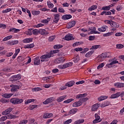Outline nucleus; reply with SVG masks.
Listing matches in <instances>:
<instances>
[{"label": "nucleus", "instance_id": "39", "mask_svg": "<svg viewBox=\"0 0 124 124\" xmlns=\"http://www.w3.org/2000/svg\"><path fill=\"white\" fill-rule=\"evenodd\" d=\"M27 59V58H25L23 56H19L17 58L18 61L20 62H24L25 60Z\"/></svg>", "mask_w": 124, "mask_h": 124}, {"label": "nucleus", "instance_id": "12", "mask_svg": "<svg viewBox=\"0 0 124 124\" xmlns=\"http://www.w3.org/2000/svg\"><path fill=\"white\" fill-rule=\"evenodd\" d=\"M39 33L40 34H41L42 35H46V34H48L49 32L47 31H46V30L40 29L39 30Z\"/></svg>", "mask_w": 124, "mask_h": 124}, {"label": "nucleus", "instance_id": "31", "mask_svg": "<svg viewBox=\"0 0 124 124\" xmlns=\"http://www.w3.org/2000/svg\"><path fill=\"white\" fill-rule=\"evenodd\" d=\"M12 95H13L12 93H5L2 95V97L5 98H10V97L12 96Z\"/></svg>", "mask_w": 124, "mask_h": 124}, {"label": "nucleus", "instance_id": "16", "mask_svg": "<svg viewBox=\"0 0 124 124\" xmlns=\"http://www.w3.org/2000/svg\"><path fill=\"white\" fill-rule=\"evenodd\" d=\"M53 115L54 114H53L52 113H47L43 115V118L44 119H49L50 118H52Z\"/></svg>", "mask_w": 124, "mask_h": 124}, {"label": "nucleus", "instance_id": "25", "mask_svg": "<svg viewBox=\"0 0 124 124\" xmlns=\"http://www.w3.org/2000/svg\"><path fill=\"white\" fill-rule=\"evenodd\" d=\"M110 26L112 28H119V27H120V25H119L118 23L113 21H111Z\"/></svg>", "mask_w": 124, "mask_h": 124}, {"label": "nucleus", "instance_id": "41", "mask_svg": "<svg viewBox=\"0 0 124 124\" xmlns=\"http://www.w3.org/2000/svg\"><path fill=\"white\" fill-rule=\"evenodd\" d=\"M32 33L34 35H37L39 33V30L37 29H34L32 31Z\"/></svg>", "mask_w": 124, "mask_h": 124}, {"label": "nucleus", "instance_id": "6", "mask_svg": "<svg viewBox=\"0 0 124 124\" xmlns=\"http://www.w3.org/2000/svg\"><path fill=\"white\" fill-rule=\"evenodd\" d=\"M10 87L11 88V91L12 93H15L16 92H17V90L19 89V87L16 85H10Z\"/></svg>", "mask_w": 124, "mask_h": 124}, {"label": "nucleus", "instance_id": "36", "mask_svg": "<svg viewBox=\"0 0 124 124\" xmlns=\"http://www.w3.org/2000/svg\"><path fill=\"white\" fill-rule=\"evenodd\" d=\"M93 53H94V50H92V51L88 52V53H87L85 54L86 58H90V57H91V56H92V55L93 54Z\"/></svg>", "mask_w": 124, "mask_h": 124}, {"label": "nucleus", "instance_id": "58", "mask_svg": "<svg viewBox=\"0 0 124 124\" xmlns=\"http://www.w3.org/2000/svg\"><path fill=\"white\" fill-rule=\"evenodd\" d=\"M72 123V119H69L68 120H66V121H64L63 122L64 124H71Z\"/></svg>", "mask_w": 124, "mask_h": 124}, {"label": "nucleus", "instance_id": "62", "mask_svg": "<svg viewBox=\"0 0 124 124\" xmlns=\"http://www.w3.org/2000/svg\"><path fill=\"white\" fill-rule=\"evenodd\" d=\"M75 51L76 52H81V51H83V48L82 47L76 48Z\"/></svg>", "mask_w": 124, "mask_h": 124}, {"label": "nucleus", "instance_id": "9", "mask_svg": "<svg viewBox=\"0 0 124 124\" xmlns=\"http://www.w3.org/2000/svg\"><path fill=\"white\" fill-rule=\"evenodd\" d=\"M60 21V14H55L54 15V18L53 19V22L55 24L58 23V22Z\"/></svg>", "mask_w": 124, "mask_h": 124}, {"label": "nucleus", "instance_id": "44", "mask_svg": "<svg viewBox=\"0 0 124 124\" xmlns=\"http://www.w3.org/2000/svg\"><path fill=\"white\" fill-rule=\"evenodd\" d=\"M38 105H31L29 106V109L30 110H33V109L37 108L38 107Z\"/></svg>", "mask_w": 124, "mask_h": 124}, {"label": "nucleus", "instance_id": "45", "mask_svg": "<svg viewBox=\"0 0 124 124\" xmlns=\"http://www.w3.org/2000/svg\"><path fill=\"white\" fill-rule=\"evenodd\" d=\"M11 10H12L11 8H7L5 10L2 11V13H3V14H5V13H8V12H10Z\"/></svg>", "mask_w": 124, "mask_h": 124}, {"label": "nucleus", "instance_id": "10", "mask_svg": "<svg viewBox=\"0 0 124 124\" xmlns=\"http://www.w3.org/2000/svg\"><path fill=\"white\" fill-rule=\"evenodd\" d=\"M76 24V21H72L71 22H69L68 25H67L66 27L67 29H71V28H73L74 26H75Z\"/></svg>", "mask_w": 124, "mask_h": 124}, {"label": "nucleus", "instance_id": "19", "mask_svg": "<svg viewBox=\"0 0 124 124\" xmlns=\"http://www.w3.org/2000/svg\"><path fill=\"white\" fill-rule=\"evenodd\" d=\"M66 97V95L61 96L57 98L56 101H57V102H62V101H63L64 100V99Z\"/></svg>", "mask_w": 124, "mask_h": 124}, {"label": "nucleus", "instance_id": "42", "mask_svg": "<svg viewBox=\"0 0 124 124\" xmlns=\"http://www.w3.org/2000/svg\"><path fill=\"white\" fill-rule=\"evenodd\" d=\"M11 38H12V35H9L4 38L2 39V41H7V40H9V39H11Z\"/></svg>", "mask_w": 124, "mask_h": 124}, {"label": "nucleus", "instance_id": "21", "mask_svg": "<svg viewBox=\"0 0 124 124\" xmlns=\"http://www.w3.org/2000/svg\"><path fill=\"white\" fill-rule=\"evenodd\" d=\"M82 102L80 100L78 102H76L73 104V107H78L79 106H81L82 105Z\"/></svg>", "mask_w": 124, "mask_h": 124}, {"label": "nucleus", "instance_id": "48", "mask_svg": "<svg viewBox=\"0 0 124 124\" xmlns=\"http://www.w3.org/2000/svg\"><path fill=\"white\" fill-rule=\"evenodd\" d=\"M74 99L73 98L68 99L63 101V103H70L72 101H73Z\"/></svg>", "mask_w": 124, "mask_h": 124}, {"label": "nucleus", "instance_id": "54", "mask_svg": "<svg viewBox=\"0 0 124 124\" xmlns=\"http://www.w3.org/2000/svg\"><path fill=\"white\" fill-rule=\"evenodd\" d=\"M112 34H113L112 32H108V33L104 34L103 36H105V37L110 36L112 35Z\"/></svg>", "mask_w": 124, "mask_h": 124}, {"label": "nucleus", "instance_id": "50", "mask_svg": "<svg viewBox=\"0 0 124 124\" xmlns=\"http://www.w3.org/2000/svg\"><path fill=\"white\" fill-rule=\"evenodd\" d=\"M102 121V119H97L95 118V119L93 121V124H97V123H100Z\"/></svg>", "mask_w": 124, "mask_h": 124}, {"label": "nucleus", "instance_id": "46", "mask_svg": "<svg viewBox=\"0 0 124 124\" xmlns=\"http://www.w3.org/2000/svg\"><path fill=\"white\" fill-rule=\"evenodd\" d=\"M62 45H56L53 46L54 49H61L62 48Z\"/></svg>", "mask_w": 124, "mask_h": 124}, {"label": "nucleus", "instance_id": "14", "mask_svg": "<svg viewBox=\"0 0 124 124\" xmlns=\"http://www.w3.org/2000/svg\"><path fill=\"white\" fill-rule=\"evenodd\" d=\"M19 31H20V30L15 28H11L9 30V32H14V33H17Z\"/></svg>", "mask_w": 124, "mask_h": 124}, {"label": "nucleus", "instance_id": "57", "mask_svg": "<svg viewBox=\"0 0 124 124\" xmlns=\"http://www.w3.org/2000/svg\"><path fill=\"white\" fill-rule=\"evenodd\" d=\"M124 45L121 44H119L116 45V47L118 48V49H122V48H124Z\"/></svg>", "mask_w": 124, "mask_h": 124}, {"label": "nucleus", "instance_id": "55", "mask_svg": "<svg viewBox=\"0 0 124 124\" xmlns=\"http://www.w3.org/2000/svg\"><path fill=\"white\" fill-rule=\"evenodd\" d=\"M28 124V120H23L20 121L18 124Z\"/></svg>", "mask_w": 124, "mask_h": 124}, {"label": "nucleus", "instance_id": "52", "mask_svg": "<svg viewBox=\"0 0 124 124\" xmlns=\"http://www.w3.org/2000/svg\"><path fill=\"white\" fill-rule=\"evenodd\" d=\"M6 120H7V116H2L0 119V122H4V121H6Z\"/></svg>", "mask_w": 124, "mask_h": 124}, {"label": "nucleus", "instance_id": "13", "mask_svg": "<svg viewBox=\"0 0 124 124\" xmlns=\"http://www.w3.org/2000/svg\"><path fill=\"white\" fill-rule=\"evenodd\" d=\"M52 101H54V98L50 97L46 100L45 101L43 102V104L46 105L47 104H49V103H51V102H52Z\"/></svg>", "mask_w": 124, "mask_h": 124}, {"label": "nucleus", "instance_id": "53", "mask_svg": "<svg viewBox=\"0 0 124 124\" xmlns=\"http://www.w3.org/2000/svg\"><path fill=\"white\" fill-rule=\"evenodd\" d=\"M111 103L109 101H106L103 105L104 107H106V106H109Z\"/></svg>", "mask_w": 124, "mask_h": 124}, {"label": "nucleus", "instance_id": "28", "mask_svg": "<svg viewBox=\"0 0 124 124\" xmlns=\"http://www.w3.org/2000/svg\"><path fill=\"white\" fill-rule=\"evenodd\" d=\"M34 47V44H28L24 46L25 49H31V48H33Z\"/></svg>", "mask_w": 124, "mask_h": 124}, {"label": "nucleus", "instance_id": "23", "mask_svg": "<svg viewBox=\"0 0 124 124\" xmlns=\"http://www.w3.org/2000/svg\"><path fill=\"white\" fill-rule=\"evenodd\" d=\"M107 28H108L107 26H104L100 28H98V31H100L101 32H104V31H106V30L107 29Z\"/></svg>", "mask_w": 124, "mask_h": 124}, {"label": "nucleus", "instance_id": "60", "mask_svg": "<svg viewBox=\"0 0 124 124\" xmlns=\"http://www.w3.org/2000/svg\"><path fill=\"white\" fill-rule=\"evenodd\" d=\"M58 11L59 12H60V13H64V12H65V11L64 10V9H63V8L62 7H60L58 9Z\"/></svg>", "mask_w": 124, "mask_h": 124}, {"label": "nucleus", "instance_id": "37", "mask_svg": "<svg viewBox=\"0 0 124 124\" xmlns=\"http://www.w3.org/2000/svg\"><path fill=\"white\" fill-rule=\"evenodd\" d=\"M87 95H88V94H87V93L78 94L76 96V98L77 99H79V98H81V97H85V96H87Z\"/></svg>", "mask_w": 124, "mask_h": 124}, {"label": "nucleus", "instance_id": "38", "mask_svg": "<svg viewBox=\"0 0 124 124\" xmlns=\"http://www.w3.org/2000/svg\"><path fill=\"white\" fill-rule=\"evenodd\" d=\"M35 100L34 99H30L28 100H26L25 101V104H29V103H31V102H34Z\"/></svg>", "mask_w": 124, "mask_h": 124}, {"label": "nucleus", "instance_id": "43", "mask_svg": "<svg viewBox=\"0 0 124 124\" xmlns=\"http://www.w3.org/2000/svg\"><path fill=\"white\" fill-rule=\"evenodd\" d=\"M51 21V18L48 17L47 19H44L42 20V23L44 24H47V23H49V21Z\"/></svg>", "mask_w": 124, "mask_h": 124}, {"label": "nucleus", "instance_id": "1", "mask_svg": "<svg viewBox=\"0 0 124 124\" xmlns=\"http://www.w3.org/2000/svg\"><path fill=\"white\" fill-rule=\"evenodd\" d=\"M11 103L12 104L17 105L21 104L22 102H24V100L23 99H19L18 98H13L10 100Z\"/></svg>", "mask_w": 124, "mask_h": 124}, {"label": "nucleus", "instance_id": "59", "mask_svg": "<svg viewBox=\"0 0 124 124\" xmlns=\"http://www.w3.org/2000/svg\"><path fill=\"white\" fill-rule=\"evenodd\" d=\"M73 62H75V63L78 62H79V57H76L74 58L73 59Z\"/></svg>", "mask_w": 124, "mask_h": 124}, {"label": "nucleus", "instance_id": "24", "mask_svg": "<svg viewBox=\"0 0 124 124\" xmlns=\"http://www.w3.org/2000/svg\"><path fill=\"white\" fill-rule=\"evenodd\" d=\"M74 84H75V81L72 80V81H70L67 82V83H66L65 86H66V87H68L70 88V87H72V86H73L74 85Z\"/></svg>", "mask_w": 124, "mask_h": 124}, {"label": "nucleus", "instance_id": "7", "mask_svg": "<svg viewBox=\"0 0 124 124\" xmlns=\"http://www.w3.org/2000/svg\"><path fill=\"white\" fill-rule=\"evenodd\" d=\"M74 38L73 37V35L72 34H68L66 35L64 37V40H66L67 41H69V40H73Z\"/></svg>", "mask_w": 124, "mask_h": 124}, {"label": "nucleus", "instance_id": "26", "mask_svg": "<svg viewBox=\"0 0 124 124\" xmlns=\"http://www.w3.org/2000/svg\"><path fill=\"white\" fill-rule=\"evenodd\" d=\"M84 123H85V120L81 119H79V120H78L75 121L74 124H84Z\"/></svg>", "mask_w": 124, "mask_h": 124}, {"label": "nucleus", "instance_id": "35", "mask_svg": "<svg viewBox=\"0 0 124 124\" xmlns=\"http://www.w3.org/2000/svg\"><path fill=\"white\" fill-rule=\"evenodd\" d=\"M111 14H112V13H111V12L110 11L106 12L105 11H103L101 13V15L102 16H103V15H106V16L111 15Z\"/></svg>", "mask_w": 124, "mask_h": 124}, {"label": "nucleus", "instance_id": "51", "mask_svg": "<svg viewBox=\"0 0 124 124\" xmlns=\"http://www.w3.org/2000/svg\"><path fill=\"white\" fill-rule=\"evenodd\" d=\"M47 6L49 8H53V7H54V4L50 1H47Z\"/></svg>", "mask_w": 124, "mask_h": 124}, {"label": "nucleus", "instance_id": "30", "mask_svg": "<svg viewBox=\"0 0 124 124\" xmlns=\"http://www.w3.org/2000/svg\"><path fill=\"white\" fill-rule=\"evenodd\" d=\"M95 9H97V5H93L88 8V11H93V10H95Z\"/></svg>", "mask_w": 124, "mask_h": 124}, {"label": "nucleus", "instance_id": "29", "mask_svg": "<svg viewBox=\"0 0 124 124\" xmlns=\"http://www.w3.org/2000/svg\"><path fill=\"white\" fill-rule=\"evenodd\" d=\"M7 119H17V118H18V116L14 115L11 114H9L7 116Z\"/></svg>", "mask_w": 124, "mask_h": 124}, {"label": "nucleus", "instance_id": "11", "mask_svg": "<svg viewBox=\"0 0 124 124\" xmlns=\"http://www.w3.org/2000/svg\"><path fill=\"white\" fill-rule=\"evenodd\" d=\"M51 52H49L48 53H47L46 54H45L42 56H41V59H50V58H51V57H53L52 56V54H51Z\"/></svg>", "mask_w": 124, "mask_h": 124}, {"label": "nucleus", "instance_id": "27", "mask_svg": "<svg viewBox=\"0 0 124 124\" xmlns=\"http://www.w3.org/2000/svg\"><path fill=\"white\" fill-rule=\"evenodd\" d=\"M108 98V96L102 95L98 98V101H102L103 100H105Z\"/></svg>", "mask_w": 124, "mask_h": 124}, {"label": "nucleus", "instance_id": "33", "mask_svg": "<svg viewBox=\"0 0 124 124\" xmlns=\"http://www.w3.org/2000/svg\"><path fill=\"white\" fill-rule=\"evenodd\" d=\"M77 111H78V109L77 108H72L69 111L70 114L71 115H74V114H76V113H77Z\"/></svg>", "mask_w": 124, "mask_h": 124}, {"label": "nucleus", "instance_id": "15", "mask_svg": "<svg viewBox=\"0 0 124 124\" xmlns=\"http://www.w3.org/2000/svg\"><path fill=\"white\" fill-rule=\"evenodd\" d=\"M71 18H72V16L70 15H64L62 16V20H69Z\"/></svg>", "mask_w": 124, "mask_h": 124}, {"label": "nucleus", "instance_id": "2", "mask_svg": "<svg viewBox=\"0 0 124 124\" xmlns=\"http://www.w3.org/2000/svg\"><path fill=\"white\" fill-rule=\"evenodd\" d=\"M73 62H69L64 63L63 65H58V68L59 69H65V68H67V67H70L72 65H73Z\"/></svg>", "mask_w": 124, "mask_h": 124}, {"label": "nucleus", "instance_id": "18", "mask_svg": "<svg viewBox=\"0 0 124 124\" xmlns=\"http://www.w3.org/2000/svg\"><path fill=\"white\" fill-rule=\"evenodd\" d=\"M32 40H33L32 38H26L22 40V42L23 43H31V42H32Z\"/></svg>", "mask_w": 124, "mask_h": 124}, {"label": "nucleus", "instance_id": "20", "mask_svg": "<svg viewBox=\"0 0 124 124\" xmlns=\"http://www.w3.org/2000/svg\"><path fill=\"white\" fill-rule=\"evenodd\" d=\"M121 96V92H118L115 94H113L111 95L110 98H118V97Z\"/></svg>", "mask_w": 124, "mask_h": 124}, {"label": "nucleus", "instance_id": "3", "mask_svg": "<svg viewBox=\"0 0 124 124\" xmlns=\"http://www.w3.org/2000/svg\"><path fill=\"white\" fill-rule=\"evenodd\" d=\"M106 58H109L107 53H102L100 56L98 57L99 62H103V60H105Z\"/></svg>", "mask_w": 124, "mask_h": 124}, {"label": "nucleus", "instance_id": "61", "mask_svg": "<svg viewBox=\"0 0 124 124\" xmlns=\"http://www.w3.org/2000/svg\"><path fill=\"white\" fill-rule=\"evenodd\" d=\"M103 66H104V63H101V64H100L97 67V69H100L101 68H102V67H103Z\"/></svg>", "mask_w": 124, "mask_h": 124}, {"label": "nucleus", "instance_id": "49", "mask_svg": "<svg viewBox=\"0 0 124 124\" xmlns=\"http://www.w3.org/2000/svg\"><path fill=\"white\" fill-rule=\"evenodd\" d=\"M39 91H42V88L40 87H36L32 89L33 92H39Z\"/></svg>", "mask_w": 124, "mask_h": 124}, {"label": "nucleus", "instance_id": "64", "mask_svg": "<svg viewBox=\"0 0 124 124\" xmlns=\"http://www.w3.org/2000/svg\"><path fill=\"white\" fill-rule=\"evenodd\" d=\"M122 9H123V7L121 5H118L116 7V10H117V11H121Z\"/></svg>", "mask_w": 124, "mask_h": 124}, {"label": "nucleus", "instance_id": "34", "mask_svg": "<svg viewBox=\"0 0 124 124\" xmlns=\"http://www.w3.org/2000/svg\"><path fill=\"white\" fill-rule=\"evenodd\" d=\"M100 48H101L100 45H94L92 46L91 50H96V49H99Z\"/></svg>", "mask_w": 124, "mask_h": 124}, {"label": "nucleus", "instance_id": "32", "mask_svg": "<svg viewBox=\"0 0 124 124\" xmlns=\"http://www.w3.org/2000/svg\"><path fill=\"white\" fill-rule=\"evenodd\" d=\"M97 109H98V105L97 104H95L92 106L91 111H96Z\"/></svg>", "mask_w": 124, "mask_h": 124}, {"label": "nucleus", "instance_id": "47", "mask_svg": "<svg viewBox=\"0 0 124 124\" xmlns=\"http://www.w3.org/2000/svg\"><path fill=\"white\" fill-rule=\"evenodd\" d=\"M102 10H104L105 11H108V10H110V8H109V6H104L102 8Z\"/></svg>", "mask_w": 124, "mask_h": 124}, {"label": "nucleus", "instance_id": "22", "mask_svg": "<svg viewBox=\"0 0 124 124\" xmlns=\"http://www.w3.org/2000/svg\"><path fill=\"white\" fill-rule=\"evenodd\" d=\"M114 86L116 88H124V83L122 82H117L114 84Z\"/></svg>", "mask_w": 124, "mask_h": 124}, {"label": "nucleus", "instance_id": "4", "mask_svg": "<svg viewBox=\"0 0 124 124\" xmlns=\"http://www.w3.org/2000/svg\"><path fill=\"white\" fill-rule=\"evenodd\" d=\"M21 75H14L11 78V81L12 82H15V81H18V80H20L21 79Z\"/></svg>", "mask_w": 124, "mask_h": 124}, {"label": "nucleus", "instance_id": "56", "mask_svg": "<svg viewBox=\"0 0 124 124\" xmlns=\"http://www.w3.org/2000/svg\"><path fill=\"white\" fill-rule=\"evenodd\" d=\"M88 99V97H85V98H82L79 100H80V102L83 104V103H84V102H86V101H87Z\"/></svg>", "mask_w": 124, "mask_h": 124}, {"label": "nucleus", "instance_id": "8", "mask_svg": "<svg viewBox=\"0 0 124 124\" xmlns=\"http://www.w3.org/2000/svg\"><path fill=\"white\" fill-rule=\"evenodd\" d=\"M13 110V108H10L8 109H6L5 111L2 112V115L4 116H6V115H8L10 112H11Z\"/></svg>", "mask_w": 124, "mask_h": 124}, {"label": "nucleus", "instance_id": "40", "mask_svg": "<svg viewBox=\"0 0 124 124\" xmlns=\"http://www.w3.org/2000/svg\"><path fill=\"white\" fill-rule=\"evenodd\" d=\"M31 14L35 16H37V15H39L40 14V11H32Z\"/></svg>", "mask_w": 124, "mask_h": 124}, {"label": "nucleus", "instance_id": "5", "mask_svg": "<svg viewBox=\"0 0 124 124\" xmlns=\"http://www.w3.org/2000/svg\"><path fill=\"white\" fill-rule=\"evenodd\" d=\"M64 61H65L64 57H62L55 59L54 62L55 63H62V62H64Z\"/></svg>", "mask_w": 124, "mask_h": 124}, {"label": "nucleus", "instance_id": "17", "mask_svg": "<svg viewBox=\"0 0 124 124\" xmlns=\"http://www.w3.org/2000/svg\"><path fill=\"white\" fill-rule=\"evenodd\" d=\"M34 64L35 65H39L40 64V59L39 57H36L34 59Z\"/></svg>", "mask_w": 124, "mask_h": 124}, {"label": "nucleus", "instance_id": "63", "mask_svg": "<svg viewBox=\"0 0 124 124\" xmlns=\"http://www.w3.org/2000/svg\"><path fill=\"white\" fill-rule=\"evenodd\" d=\"M94 38H95V36H90L89 37V40H90V41H93V40H94Z\"/></svg>", "mask_w": 124, "mask_h": 124}]
</instances>
